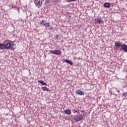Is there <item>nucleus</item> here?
Here are the masks:
<instances>
[{
    "label": "nucleus",
    "mask_w": 127,
    "mask_h": 127,
    "mask_svg": "<svg viewBox=\"0 0 127 127\" xmlns=\"http://www.w3.org/2000/svg\"><path fill=\"white\" fill-rule=\"evenodd\" d=\"M44 22H45V20H43L41 22V24H43L44 26H46V27H49V26H50L49 23H44Z\"/></svg>",
    "instance_id": "6e6552de"
},
{
    "label": "nucleus",
    "mask_w": 127,
    "mask_h": 127,
    "mask_svg": "<svg viewBox=\"0 0 127 127\" xmlns=\"http://www.w3.org/2000/svg\"><path fill=\"white\" fill-rule=\"evenodd\" d=\"M38 82L42 85L46 86V85H47V83L43 81V80H39Z\"/></svg>",
    "instance_id": "f8f14e48"
},
{
    "label": "nucleus",
    "mask_w": 127,
    "mask_h": 127,
    "mask_svg": "<svg viewBox=\"0 0 127 127\" xmlns=\"http://www.w3.org/2000/svg\"><path fill=\"white\" fill-rule=\"evenodd\" d=\"M50 29H53V28H50Z\"/></svg>",
    "instance_id": "5701e85b"
},
{
    "label": "nucleus",
    "mask_w": 127,
    "mask_h": 127,
    "mask_svg": "<svg viewBox=\"0 0 127 127\" xmlns=\"http://www.w3.org/2000/svg\"><path fill=\"white\" fill-rule=\"evenodd\" d=\"M123 96H126V94H123Z\"/></svg>",
    "instance_id": "412c9836"
},
{
    "label": "nucleus",
    "mask_w": 127,
    "mask_h": 127,
    "mask_svg": "<svg viewBox=\"0 0 127 127\" xmlns=\"http://www.w3.org/2000/svg\"><path fill=\"white\" fill-rule=\"evenodd\" d=\"M49 1H50V0H46V2L47 3H48V2H49Z\"/></svg>",
    "instance_id": "6ab92c4d"
},
{
    "label": "nucleus",
    "mask_w": 127,
    "mask_h": 127,
    "mask_svg": "<svg viewBox=\"0 0 127 127\" xmlns=\"http://www.w3.org/2000/svg\"><path fill=\"white\" fill-rule=\"evenodd\" d=\"M67 2H71V1H76V0H66Z\"/></svg>",
    "instance_id": "f3484780"
},
{
    "label": "nucleus",
    "mask_w": 127,
    "mask_h": 127,
    "mask_svg": "<svg viewBox=\"0 0 127 127\" xmlns=\"http://www.w3.org/2000/svg\"><path fill=\"white\" fill-rule=\"evenodd\" d=\"M57 1H58V0H52V2L53 3H55L57 2Z\"/></svg>",
    "instance_id": "2eb2a0df"
},
{
    "label": "nucleus",
    "mask_w": 127,
    "mask_h": 127,
    "mask_svg": "<svg viewBox=\"0 0 127 127\" xmlns=\"http://www.w3.org/2000/svg\"><path fill=\"white\" fill-rule=\"evenodd\" d=\"M7 41H9V40H6V41H5V42H7Z\"/></svg>",
    "instance_id": "aec40b11"
},
{
    "label": "nucleus",
    "mask_w": 127,
    "mask_h": 127,
    "mask_svg": "<svg viewBox=\"0 0 127 127\" xmlns=\"http://www.w3.org/2000/svg\"><path fill=\"white\" fill-rule=\"evenodd\" d=\"M81 113H84V111H81Z\"/></svg>",
    "instance_id": "4be33fe9"
},
{
    "label": "nucleus",
    "mask_w": 127,
    "mask_h": 127,
    "mask_svg": "<svg viewBox=\"0 0 127 127\" xmlns=\"http://www.w3.org/2000/svg\"><path fill=\"white\" fill-rule=\"evenodd\" d=\"M50 53L52 54H54L55 55H61L62 52L60 50H52L50 51Z\"/></svg>",
    "instance_id": "20e7f679"
},
{
    "label": "nucleus",
    "mask_w": 127,
    "mask_h": 127,
    "mask_svg": "<svg viewBox=\"0 0 127 127\" xmlns=\"http://www.w3.org/2000/svg\"><path fill=\"white\" fill-rule=\"evenodd\" d=\"M43 91H47V92H50V90L47 87H42Z\"/></svg>",
    "instance_id": "4468645a"
},
{
    "label": "nucleus",
    "mask_w": 127,
    "mask_h": 127,
    "mask_svg": "<svg viewBox=\"0 0 127 127\" xmlns=\"http://www.w3.org/2000/svg\"><path fill=\"white\" fill-rule=\"evenodd\" d=\"M104 7H107L108 8H110L111 7V3L110 2H105L104 4Z\"/></svg>",
    "instance_id": "9d476101"
},
{
    "label": "nucleus",
    "mask_w": 127,
    "mask_h": 127,
    "mask_svg": "<svg viewBox=\"0 0 127 127\" xmlns=\"http://www.w3.org/2000/svg\"><path fill=\"white\" fill-rule=\"evenodd\" d=\"M94 21L96 22V23H98L99 24H102L104 23V20L102 18H97V19H94Z\"/></svg>",
    "instance_id": "39448f33"
},
{
    "label": "nucleus",
    "mask_w": 127,
    "mask_h": 127,
    "mask_svg": "<svg viewBox=\"0 0 127 127\" xmlns=\"http://www.w3.org/2000/svg\"><path fill=\"white\" fill-rule=\"evenodd\" d=\"M34 2L37 7H38V8L41 7V5H42V0H34Z\"/></svg>",
    "instance_id": "7ed1b4c3"
},
{
    "label": "nucleus",
    "mask_w": 127,
    "mask_h": 127,
    "mask_svg": "<svg viewBox=\"0 0 127 127\" xmlns=\"http://www.w3.org/2000/svg\"><path fill=\"white\" fill-rule=\"evenodd\" d=\"M64 113L66 115H71V114H72L71 110L69 109H66L64 110Z\"/></svg>",
    "instance_id": "9b49d317"
},
{
    "label": "nucleus",
    "mask_w": 127,
    "mask_h": 127,
    "mask_svg": "<svg viewBox=\"0 0 127 127\" xmlns=\"http://www.w3.org/2000/svg\"><path fill=\"white\" fill-rule=\"evenodd\" d=\"M56 39H57V38H59V35H56Z\"/></svg>",
    "instance_id": "a211bd4d"
},
{
    "label": "nucleus",
    "mask_w": 127,
    "mask_h": 127,
    "mask_svg": "<svg viewBox=\"0 0 127 127\" xmlns=\"http://www.w3.org/2000/svg\"><path fill=\"white\" fill-rule=\"evenodd\" d=\"M65 62H66V63L70 64V65H73V63H72V62H71L67 59L65 60Z\"/></svg>",
    "instance_id": "ddd939ff"
},
{
    "label": "nucleus",
    "mask_w": 127,
    "mask_h": 127,
    "mask_svg": "<svg viewBox=\"0 0 127 127\" xmlns=\"http://www.w3.org/2000/svg\"><path fill=\"white\" fill-rule=\"evenodd\" d=\"M75 93L77 95H80L81 96L85 95V92H84L80 90H76L75 91Z\"/></svg>",
    "instance_id": "0eeeda50"
},
{
    "label": "nucleus",
    "mask_w": 127,
    "mask_h": 127,
    "mask_svg": "<svg viewBox=\"0 0 127 127\" xmlns=\"http://www.w3.org/2000/svg\"><path fill=\"white\" fill-rule=\"evenodd\" d=\"M16 49V44L13 43L12 45L8 42L6 44L0 43V50H4L5 49H11V50H15Z\"/></svg>",
    "instance_id": "f257e3e1"
},
{
    "label": "nucleus",
    "mask_w": 127,
    "mask_h": 127,
    "mask_svg": "<svg viewBox=\"0 0 127 127\" xmlns=\"http://www.w3.org/2000/svg\"><path fill=\"white\" fill-rule=\"evenodd\" d=\"M124 50V52L127 53V45L126 44H123L120 49V51H123Z\"/></svg>",
    "instance_id": "423d86ee"
},
{
    "label": "nucleus",
    "mask_w": 127,
    "mask_h": 127,
    "mask_svg": "<svg viewBox=\"0 0 127 127\" xmlns=\"http://www.w3.org/2000/svg\"><path fill=\"white\" fill-rule=\"evenodd\" d=\"M84 117H85V116H83L81 114H80L76 116L74 118V120L75 122H80V121H83Z\"/></svg>",
    "instance_id": "f03ea898"
},
{
    "label": "nucleus",
    "mask_w": 127,
    "mask_h": 127,
    "mask_svg": "<svg viewBox=\"0 0 127 127\" xmlns=\"http://www.w3.org/2000/svg\"><path fill=\"white\" fill-rule=\"evenodd\" d=\"M72 111L73 113V114H75V113H78V111H77V110H76L75 109H72Z\"/></svg>",
    "instance_id": "dca6fc26"
},
{
    "label": "nucleus",
    "mask_w": 127,
    "mask_h": 127,
    "mask_svg": "<svg viewBox=\"0 0 127 127\" xmlns=\"http://www.w3.org/2000/svg\"><path fill=\"white\" fill-rule=\"evenodd\" d=\"M115 46L116 49H119L121 46H122V44H121L120 42H115Z\"/></svg>",
    "instance_id": "1a4fd4ad"
}]
</instances>
